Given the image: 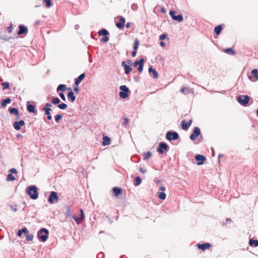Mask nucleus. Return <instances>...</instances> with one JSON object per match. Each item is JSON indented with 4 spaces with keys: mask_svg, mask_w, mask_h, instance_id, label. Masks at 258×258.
<instances>
[{
    "mask_svg": "<svg viewBox=\"0 0 258 258\" xmlns=\"http://www.w3.org/2000/svg\"><path fill=\"white\" fill-rule=\"evenodd\" d=\"M27 194L32 200H36L38 197L37 188L35 185H30L28 187Z\"/></svg>",
    "mask_w": 258,
    "mask_h": 258,
    "instance_id": "f257e3e1",
    "label": "nucleus"
},
{
    "mask_svg": "<svg viewBox=\"0 0 258 258\" xmlns=\"http://www.w3.org/2000/svg\"><path fill=\"white\" fill-rule=\"evenodd\" d=\"M49 234L48 230L44 228H41L37 232V236L39 239L42 241L45 242L47 240Z\"/></svg>",
    "mask_w": 258,
    "mask_h": 258,
    "instance_id": "f03ea898",
    "label": "nucleus"
},
{
    "mask_svg": "<svg viewBox=\"0 0 258 258\" xmlns=\"http://www.w3.org/2000/svg\"><path fill=\"white\" fill-rule=\"evenodd\" d=\"M249 97L246 95H240L237 97V101L240 104L245 106L246 105L249 100Z\"/></svg>",
    "mask_w": 258,
    "mask_h": 258,
    "instance_id": "7ed1b4c3",
    "label": "nucleus"
},
{
    "mask_svg": "<svg viewBox=\"0 0 258 258\" xmlns=\"http://www.w3.org/2000/svg\"><path fill=\"white\" fill-rule=\"evenodd\" d=\"M121 91L119 92V95L121 98L125 99L128 96L127 93L129 91L128 88L125 85H121L119 87Z\"/></svg>",
    "mask_w": 258,
    "mask_h": 258,
    "instance_id": "20e7f679",
    "label": "nucleus"
},
{
    "mask_svg": "<svg viewBox=\"0 0 258 258\" xmlns=\"http://www.w3.org/2000/svg\"><path fill=\"white\" fill-rule=\"evenodd\" d=\"M166 138L169 141L177 140L179 138V135L177 132L168 131L166 134Z\"/></svg>",
    "mask_w": 258,
    "mask_h": 258,
    "instance_id": "39448f33",
    "label": "nucleus"
},
{
    "mask_svg": "<svg viewBox=\"0 0 258 258\" xmlns=\"http://www.w3.org/2000/svg\"><path fill=\"white\" fill-rule=\"evenodd\" d=\"M201 134L200 128L199 127H195L192 133L190 135V139L192 141H195L199 136L201 135Z\"/></svg>",
    "mask_w": 258,
    "mask_h": 258,
    "instance_id": "423d86ee",
    "label": "nucleus"
},
{
    "mask_svg": "<svg viewBox=\"0 0 258 258\" xmlns=\"http://www.w3.org/2000/svg\"><path fill=\"white\" fill-rule=\"evenodd\" d=\"M168 150V145L164 142H161L159 144V148L157 149V151L160 154H163Z\"/></svg>",
    "mask_w": 258,
    "mask_h": 258,
    "instance_id": "0eeeda50",
    "label": "nucleus"
},
{
    "mask_svg": "<svg viewBox=\"0 0 258 258\" xmlns=\"http://www.w3.org/2000/svg\"><path fill=\"white\" fill-rule=\"evenodd\" d=\"M55 200L56 201L58 200V197L57 196V193L55 191H51L48 197V202L50 204H53L54 201Z\"/></svg>",
    "mask_w": 258,
    "mask_h": 258,
    "instance_id": "6e6552de",
    "label": "nucleus"
},
{
    "mask_svg": "<svg viewBox=\"0 0 258 258\" xmlns=\"http://www.w3.org/2000/svg\"><path fill=\"white\" fill-rule=\"evenodd\" d=\"M28 29L27 27L24 25H20L19 26V30L17 32L18 35L21 36L23 34L26 35L28 33Z\"/></svg>",
    "mask_w": 258,
    "mask_h": 258,
    "instance_id": "1a4fd4ad",
    "label": "nucleus"
},
{
    "mask_svg": "<svg viewBox=\"0 0 258 258\" xmlns=\"http://www.w3.org/2000/svg\"><path fill=\"white\" fill-rule=\"evenodd\" d=\"M80 217H77L75 216H73V218L77 222V224L81 223L85 219V215L83 212V210L81 209H80Z\"/></svg>",
    "mask_w": 258,
    "mask_h": 258,
    "instance_id": "9d476101",
    "label": "nucleus"
},
{
    "mask_svg": "<svg viewBox=\"0 0 258 258\" xmlns=\"http://www.w3.org/2000/svg\"><path fill=\"white\" fill-rule=\"evenodd\" d=\"M206 159V157L202 155L198 154L195 156V160L197 161V164L198 165L203 164Z\"/></svg>",
    "mask_w": 258,
    "mask_h": 258,
    "instance_id": "9b49d317",
    "label": "nucleus"
},
{
    "mask_svg": "<svg viewBox=\"0 0 258 258\" xmlns=\"http://www.w3.org/2000/svg\"><path fill=\"white\" fill-rule=\"evenodd\" d=\"M25 124V121L23 120H20L18 121H15L13 123V127L14 128L17 130H20L21 129V126H23Z\"/></svg>",
    "mask_w": 258,
    "mask_h": 258,
    "instance_id": "f8f14e48",
    "label": "nucleus"
},
{
    "mask_svg": "<svg viewBox=\"0 0 258 258\" xmlns=\"http://www.w3.org/2000/svg\"><path fill=\"white\" fill-rule=\"evenodd\" d=\"M125 19L122 16L119 17V22L116 23V26L119 29H122L124 27Z\"/></svg>",
    "mask_w": 258,
    "mask_h": 258,
    "instance_id": "ddd939ff",
    "label": "nucleus"
},
{
    "mask_svg": "<svg viewBox=\"0 0 258 258\" xmlns=\"http://www.w3.org/2000/svg\"><path fill=\"white\" fill-rule=\"evenodd\" d=\"M192 119H190L188 122H186L185 120H183L181 121V126L183 130H186L190 126L192 123Z\"/></svg>",
    "mask_w": 258,
    "mask_h": 258,
    "instance_id": "4468645a",
    "label": "nucleus"
},
{
    "mask_svg": "<svg viewBox=\"0 0 258 258\" xmlns=\"http://www.w3.org/2000/svg\"><path fill=\"white\" fill-rule=\"evenodd\" d=\"M211 246V244L210 243H205L202 244H198L197 247L200 249H202V250H205L206 249L209 248Z\"/></svg>",
    "mask_w": 258,
    "mask_h": 258,
    "instance_id": "2eb2a0df",
    "label": "nucleus"
},
{
    "mask_svg": "<svg viewBox=\"0 0 258 258\" xmlns=\"http://www.w3.org/2000/svg\"><path fill=\"white\" fill-rule=\"evenodd\" d=\"M42 110L45 112V114L47 115V119L51 120L52 119V116L50 114V111L51 110V109L49 107H43Z\"/></svg>",
    "mask_w": 258,
    "mask_h": 258,
    "instance_id": "dca6fc26",
    "label": "nucleus"
},
{
    "mask_svg": "<svg viewBox=\"0 0 258 258\" xmlns=\"http://www.w3.org/2000/svg\"><path fill=\"white\" fill-rule=\"evenodd\" d=\"M85 77V73L81 74L77 78L75 79V84L76 85H79L81 82L84 79Z\"/></svg>",
    "mask_w": 258,
    "mask_h": 258,
    "instance_id": "f3484780",
    "label": "nucleus"
},
{
    "mask_svg": "<svg viewBox=\"0 0 258 258\" xmlns=\"http://www.w3.org/2000/svg\"><path fill=\"white\" fill-rule=\"evenodd\" d=\"M149 73L151 74V73H152L153 74V77L155 79H157L158 78V72L156 71L155 69H153L152 68V67H150L149 68Z\"/></svg>",
    "mask_w": 258,
    "mask_h": 258,
    "instance_id": "a211bd4d",
    "label": "nucleus"
},
{
    "mask_svg": "<svg viewBox=\"0 0 258 258\" xmlns=\"http://www.w3.org/2000/svg\"><path fill=\"white\" fill-rule=\"evenodd\" d=\"M27 110H28V111L30 112H31V113L35 112V106L32 104H29L28 102H27Z\"/></svg>",
    "mask_w": 258,
    "mask_h": 258,
    "instance_id": "6ab92c4d",
    "label": "nucleus"
},
{
    "mask_svg": "<svg viewBox=\"0 0 258 258\" xmlns=\"http://www.w3.org/2000/svg\"><path fill=\"white\" fill-rule=\"evenodd\" d=\"M112 190L115 197H117L121 194V189L119 187H114L113 188Z\"/></svg>",
    "mask_w": 258,
    "mask_h": 258,
    "instance_id": "aec40b11",
    "label": "nucleus"
},
{
    "mask_svg": "<svg viewBox=\"0 0 258 258\" xmlns=\"http://www.w3.org/2000/svg\"><path fill=\"white\" fill-rule=\"evenodd\" d=\"M249 244L251 246L256 247L258 246V240L253 239H250L249 241Z\"/></svg>",
    "mask_w": 258,
    "mask_h": 258,
    "instance_id": "412c9836",
    "label": "nucleus"
},
{
    "mask_svg": "<svg viewBox=\"0 0 258 258\" xmlns=\"http://www.w3.org/2000/svg\"><path fill=\"white\" fill-rule=\"evenodd\" d=\"M99 36H106L109 34L108 31L105 29H102L98 32Z\"/></svg>",
    "mask_w": 258,
    "mask_h": 258,
    "instance_id": "4be33fe9",
    "label": "nucleus"
},
{
    "mask_svg": "<svg viewBox=\"0 0 258 258\" xmlns=\"http://www.w3.org/2000/svg\"><path fill=\"white\" fill-rule=\"evenodd\" d=\"M103 143L102 144L104 145V146H105V145H108L110 144V139L109 137H107V136H104L103 137Z\"/></svg>",
    "mask_w": 258,
    "mask_h": 258,
    "instance_id": "5701e85b",
    "label": "nucleus"
},
{
    "mask_svg": "<svg viewBox=\"0 0 258 258\" xmlns=\"http://www.w3.org/2000/svg\"><path fill=\"white\" fill-rule=\"evenodd\" d=\"M222 29V25H218L215 27L214 28V32L217 34L219 35L220 34Z\"/></svg>",
    "mask_w": 258,
    "mask_h": 258,
    "instance_id": "b1692460",
    "label": "nucleus"
},
{
    "mask_svg": "<svg viewBox=\"0 0 258 258\" xmlns=\"http://www.w3.org/2000/svg\"><path fill=\"white\" fill-rule=\"evenodd\" d=\"M68 96L71 99L72 102H74L76 99V97L74 95V93L72 91H69L68 94Z\"/></svg>",
    "mask_w": 258,
    "mask_h": 258,
    "instance_id": "393cba45",
    "label": "nucleus"
},
{
    "mask_svg": "<svg viewBox=\"0 0 258 258\" xmlns=\"http://www.w3.org/2000/svg\"><path fill=\"white\" fill-rule=\"evenodd\" d=\"M67 89V87H66V85H64V84H60L58 86L57 89H56V91L58 92H59V91H64L66 90Z\"/></svg>",
    "mask_w": 258,
    "mask_h": 258,
    "instance_id": "a878e982",
    "label": "nucleus"
},
{
    "mask_svg": "<svg viewBox=\"0 0 258 258\" xmlns=\"http://www.w3.org/2000/svg\"><path fill=\"white\" fill-rule=\"evenodd\" d=\"M9 112L12 114H15L16 115H19L18 110L16 108H10Z\"/></svg>",
    "mask_w": 258,
    "mask_h": 258,
    "instance_id": "bb28decb",
    "label": "nucleus"
},
{
    "mask_svg": "<svg viewBox=\"0 0 258 258\" xmlns=\"http://www.w3.org/2000/svg\"><path fill=\"white\" fill-rule=\"evenodd\" d=\"M144 61V58H141L140 59L141 64L138 68V70L139 72H142L143 71Z\"/></svg>",
    "mask_w": 258,
    "mask_h": 258,
    "instance_id": "cd10ccee",
    "label": "nucleus"
},
{
    "mask_svg": "<svg viewBox=\"0 0 258 258\" xmlns=\"http://www.w3.org/2000/svg\"><path fill=\"white\" fill-rule=\"evenodd\" d=\"M11 99L10 98H7L6 99L3 100L2 102V106L5 107L7 104L11 103Z\"/></svg>",
    "mask_w": 258,
    "mask_h": 258,
    "instance_id": "c85d7f7f",
    "label": "nucleus"
},
{
    "mask_svg": "<svg viewBox=\"0 0 258 258\" xmlns=\"http://www.w3.org/2000/svg\"><path fill=\"white\" fill-rule=\"evenodd\" d=\"M135 181L134 185L135 186H138L141 183L142 180L139 176H137L135 178Z\"/></svg>",
    "mask_w": 258,
    "mask_h": 258,
    "instance_id": "c756f323",
    "label": "nucleus"
},
{
    "mask_svg": "<svg viewBox=\"0 0 258 258\" xmlns=\"http://www.w3.org/2000/svg\"><path fill=\"white\" fill-rule=\"evenodd\" d=\"M173 19L174 20H176V21H177L180 22L183 20V17H182V16L181 15H178L177 16L175 15V16H174V17H173Z\"/></svg>",
    "mask_w": 258,
    "mask_h": 258,
    "instance_id": "7c9ffc66",
    "label": "nucleus"
},
{
    "mask_svg": "<svg viewBox=\"0 0 258 258\" xmlns=\"http://www.w3.org/2000/svg\"><path fill=\"white\" fill-rule=\"evenodd\" d=\"M139 45V41L138 39L136 38L134 43L133 49L135 50H137Z\"/></svg>",
    "mask_w": 258,
    "mask_h": 258,
    "instance_id": "2f4dec72",
    "label": "nucleus"
},
{
    "mask_svg": "<svg viewBox=\"0 0 258 258\" xmlns=\"http://www.w3.org/2000/svg\"><path fill=\"white\" fill-rule=\"evenodd\" d=\"M152 156L151 152L148 151L146 153H144V160H147L148 158H150Z\"/></svg>",
    "mask_w": 258,
    "mask_h": 258,
    "instance_id": "473e14b6",
    "label": "nucleus"
},
{
    "mask_svg": "<svg viewBox=\"0 0 258 258\" xmlns=\"http://www.w3.org/2000/svg\"><path fill=\"white\" fill-rule=\"evenodd\" d=\"M225 52L227 53H230L231 54H232V55H235L236 54L235 51L233 49H232L231 48H226L225 50Z\"/></svg>",
    "mask_w": 258,
    "mask_h": 258,
    "instance_id": "72a5a7b5",
    "label": "nucleus"
},
{
    "mask_svg": "<svg viewBox=\"0 0 258 258\" xmlns=\"http://www.w3.org/2000/svg\"><path fill=\"white\" fill-rule=\"evenodd\" d=\"M72 213L71 210L69 206L66 207V216L67 217H70L71 216Z\"/></svg>",
    "mask_w": 258,
    "mask_h": 258,
    "instance_id": "f704fd0d",
    "label": "nucleus"
},
{
    "mask_svg": "<svg viewBox=\"0 0 258 258\" xmlns=\"http://www.w3.org/2000/svg\"><path fill=\"white\" fill-rule=\"evenodd\" d=\"M251 74L253 75L254 78H255L256 80H258V71L257 69H253L251 71Z\"/></svg>",
    "mask_w": 258,
    "mask_h": 258,
    "instance_id": "c9c22d12",
    "label": "nucleus"
},
{
    "mask_svg": "<svg viewBox=\"0 0 258 258\" xmlns=\"http://www.w3.org/2000/svg\"><path fill=\"white\" fill-rule=\"evenodd\" d=\"M6 180L8 181H14L15 180V177L12 174L10 173L7 175Z\"/></svg>",
    "mask_w": 258,
    "mask_h": 258,
    "instance_id": "e433bc0d",
    "label": "nucleus"
},
{
    "mask_svg": "<svg viewBox=\"0 0 258 258\" xmlns=\"http://www.w3.org/2000/svg\"><path fill=\"white\" fill-rule=\"evenodd\" d=\"M124 69L126 74H128L132 70V68L128 65L125 66Z\"/></svg>",
    "mask_w": 258,
    "mask_h": 258,
    "instance_id": "4c0bfd02",
    "label": "nucleus"
},
{
    "mask_svg": "<svg viewBox=\"0 0 258 258\" xmlns=\"http://www.w3.org/2000/svg\"><path fill=\"white\" fill-rule=\"evenodd\" d=\"M158 197L161 200H165L166 199V194L164 192H160L158 193Z\"/></svg>",
    "mask_w": 258,
    "mask_h": 258,
    "instance_id": "58836bf2",
    "label": "nucleus"
},
{
    "mask_svg": "<svg viewBox=\"0 0 258 258\" xmlns=\"http://www.w3.org/2000/svg\"><path fill=\"white\" fill-rule=\"evenodd\" d=\"M57 107L60 109L64 110L67 107V105L66 103H62L59 104Z\"/></svg>",
    "mask_w": 258,
    "mask_h": 258,
    "instance_id": "ea45409f",
    "label": "nucleus"
},
{
    "mask_svg": "<svg viewBox=\"0 0 258 258\" xmlns=\"http://www.w3.org/2000/svg\"><path fill=\"white\" fill-rule=\"evenodd\" d=\"M60 101V99L58 97H54L52 100V103L53 104H59Z\"/></svg>",
    "mask_w": 258,
    "mask_h": 258,
    "instance_id": "a19ab883",
    "label": "nucleus"
},
{
    "mask_svg": "<svg viewBox=\"0 0 258 258\" xmlns=\"http://www.w3.org/2000/svg\"><path fill=\"white\" fill-rule=\"evenodd\" d=\"M43 2L45 4L47 8H50L52 5L51 0H44Z\"/></svg>",
    "mask_w": 258,
    "mask_h": 258,
    "instance_id": "79ce46f5",
    "label": "nucleus"
},
{
    "mask_svg": "<svg viewBox=\"0 0 258 258\" xmlns=\"http://www.w3.org/2000/svg\"><path fill=\"white\" fill-rule=\"evenodd\" d=\"M1 85L3 86V89H8L10 86L8 82H3L1 84Z\"/></svg>",
    "mask_w": 258,
    "mask_h": 258,
    "instance_id": "37998d69",
    "label": "nucleus"
},
{
    "mask_svg": "<svg viewBox=\"0 0 258 258\" xmlns=\"http://www.w3.org/2000/svg\"><path fill=\"white\" fill-rule=\"evenodd\" d=\"M62 116L61 114H57L55 116V120L56 122H59V120L62 118Z\"/></svg>",
    "mask_w": 258,
    "mask_h": 258,
    "instance_id": "c03bdc74",
    "label": "nucleus"
},
{
    "mask_svg": "<svg viewBox=\"0 0 258 258\" xmlns=\"http://www.w3.org/2000/svg\"><path fill=\"white\" fill-rule=\"evenodd\" d=\"M26 236V240L28 241H31L33 238V235L32 234H28Z\"/></svg>",
    "mask_w": 258,
    "mask_h": 258,
    "instance_id": "a18cd8bd",
    "label": "nucleus"
},
{
    "mask_svg": "<svg viewBox=\"0 0 258 258\" xmlns=\"http://www.w3.org/2000/svg\"><path fill=\"white\" fill-rule=\"evenodd\" d=\"M140 64H141V61H140V59L139 60H136L134 62L133 66L134 67H137L138 65L139 66Z\"/></svg>",
    "mask_w": 258,
    "mask_h": 258,
    "instance_id": "49530a36",
    "label": "nucleus"
},
{
    "mask_svg": "<svg viewBox=\"0 0 258 258\" xmlns=\"http://www.w3.org/2000/svg\"><path fill=\"white\" fill-rule=\"evenodd\" d=\"M22 233H24L26 235L29 233V231L26 227H24L21 229Z\"/></svg>",
    "mask_w": 258,
    "mask_h": 258,
    "instance_id": "de8ad7c7",
    "label": "nucleus"
},
{
    "mask_svg": "<svg viewBox=\"0 0 258 258\" xmlns=\"http://www.w3.org/2000/svg\"><path fill=\"white\" fill-rule=\"evenodd\" d=\"M129 122V119L127 117L124 118V121L122 124V126L125 125Z\"/></svg>",
    "mask_w": 258,
    "mask_h": 258,
    "instance_id": "09e8293b",
    "label": "nucleus"
},
{
    "mask_svg": "<svg viewBox=\"0 0 258 258\" xmlns=\"http://www.w3.org/2000/svg\"><path fill=\"white\" fill-rule=\"evenodd\" d=\"M96 258H104V254L103 252H99L97 254Z\"/></svg>",
    "mask_w": 258,
    "mask_h": 258,
    "instance_id": "8fccbe9b",
    "label": "nucleus"
},
{
    "mask_svg": "<svg viewBox=\"0 0 258 258\" xmlns=\"http://www.w3.org/2000/svg\"><path fill=\"white\" fill-rule=\"evenodd\" d=\"M109 38L107 37V35L105 36L101 39V41L103 42H106L108 41Z\"/></svg>",
    "mask_w": 258,
    "mask_h": 258,
    "instance_id": "3c124183",
    "label": "nucleus"
},
{
    "mask_svg": "<svg viewBox=\"0 0 258 258\" xmlns=\"http://www.w3.org/2000/svg\"><path fill=\"white\" fill-rule=\"evenodd\" d=\"M13 27L12 25L11 24L9 27L7 28V31L9 33H11L13 31Z\"/></svg>",
    "mask_w": 258,
    "mask_h": 258,
    "instance_id": "603ef678",
    "label": "nucleus"
},
{
    "mask_svg": "<svg viewBox=\"0 0 258 258\" xmlns=\"http://www.w3.org/2000/svg\"><path fill=\"white\" fill-rule=\"evenodd\" d=\"M59 95L62 100H63L64 101H65L66 100L65 96L63 93L61 92V93H59Z\"/></svg>",
    "mask_w": 258,
    "mask_h": 258,
    "instance_id": "864d4df0",
    "label": "nucleus"
},
{
    "mask_svg": "<svg viewBox=\"0 0 258 258\" xmlns=\"http://www.w3.org/2000/svg\"><path fill=\"white\" fill-rule=\"evenodd\" d=\"M9 172L12 173H17V171L15 168H11L10 169Z\"/></svg>",
    "mask_w": 258,
    "mask_h": 258,
    "instance_id": "5fc2aeb1",
    "label": "nucleus"
},
{
    "mask_svg": "<svg viewBox=\"0 0 258 258\" xmlns=\"http://www.w3.org/2000/svg\"><path fill=\"white\" fill-rule=\"evenodd\" d=\"M166 36L167 35L165 34H162L160 36V39L162 40H164L166 38Z\"/></svg>",
    "mask_w": 258,
    "mask_h": 258,
    "instance_id": "6e6d98bb",
    "label": "nucleus"
},
{
    "mask_svg": "<svg viewBox=\"0 0 258 258\" xmlns=\"http://www.w3.org/2000/svg\"><path fill=\"white\" fill-rule=\"evenodd\" d=\"M186 89H187V87H183L182 88H181L180 89L181 93H182L183 94H185V91L186 90Z\"/></svg>",
    "mask_w": 258,
    "mask_h": 258,
    "instance_id": "4d7b16f0",
    "label": "nucleus"
},
{
    "mask_svg": "<svg viewBox=\"0 0 258 258\" xmlns=\"http://www.w3.org/2000/svg\"><path fill=\"white\" fill-rule=\"evenodd\" d=\"M169 15L170 16L172 17V18L173 19V17H174V16H175V12L173 10H171L169 12Z\"/></svg>",
    "mask_w": 258,
    "mask_h": 258,
    "instance_id": "13d9d810",
    "label": "nucleus"
},
{
    "mask_svg": "<svg viewBox=\"0 0 258 258\" xmlns=\"http://www.w3.org/2000/svg\"><path fill=\"white\" fill-rule=\"evenodd\" d=\"M137 51V50H133V51L132 53V55L133 57H135L136 56Z\"/></svg>",
    "mask_w": 258,
    "mask_h": 258,
    "instance_id": "bf43d9fd",
    "label": "nucleus"
},
{
    "mask_svg": "<svg viewBox=\"0 0 258 258\" xmlns=\"http://www.w3.org/2000/svg\"><path fill=\"white\" fill-rule=\"evenodd\" d=\"M137 7V6L136 4H133L132 5V9H133V10H136Z\"/></svg>",
    "mask_w": 258,
    "mask_h": 258,
    "instance_id": "052dcab7",
    "label": "nucleus"
},
{
    "mask_svg": "<svg viewBox=\"0 0 258 258\" xmlns=\"http://www.w3.org/2000/svg\"><path fill=\"white\" fill-rule=\"evenodd\" d=\"M51 106H52L51 104H50V103H47L45 104L44 107H49V108H50V107H51Z\"/></svg>",
    "mask_w": 258,
    "mask_h": 258,
    "instance_id": "680f3d73",
    "label": "nucleus"
},
{
    "mask_svg": "<svg viewBox=\"0 0 258 258\" xmlns=\"http://www.w3.org/2000/svg\"><path fill=\"white\" fill-rule=\"evenodd\" d=\"M140 171L142 173H145L146 172V170H144L142 168H140Z\"/></svg>",
    "mask_w": 258,
    "mask_h": 258,
    "instance_id": "e2e57ef3",
    "label": "nucleus"
},
{
    "mask_svg": "<svg viewBox=\"0 0 258 258\" xmlns=\"http://www.w3.org/2000/svg\"><path fill=\"white\" fill-rule=\"evenodd\" d=\"M22 232L21 231V230H19L18 232V236L19 237H20L21 235H22Z\"/></svg>",
    "mask_w": 258,
    "mask_h": 258,
    "instance_id": "0e129e2a",
    "label": "nucleus"
},
{
    "mask_svg": "<svg viewBox=\"0 0 258 258\" xmlns=\"http://www.w3.org/2000/svg\"><path fill=\"white\" fill-rule=\"evenodd\" d=\"M159 190H160L161 191H164V190H165V187L163 186H161L160 187Z\"/></svg>",
    "mask_w": 258,
    "mask_h": 258,
    "instance_id": "69168bd1",
    "label": "nucleus"
},
{
    "mask_svg": "<svg viewBox=\"0 0 258 258\" xmlns=\"http://www.w3.org/2000/svg\"><path fill=\"white\" fill-rule=\"evenodd\" d=\"M160 46H162V47H164L165 46V42H164L163 41H161L160 43Z\"/></svg>",
    "mask_w": 258,
    "mask_h": 258,
    "instance_id": "338daca9",
    "label": "nucleus"
},
{
    "mask_svg": "<svg viewBox=\"0 0 258 258\" xmlns=\"http://www.w3.org/2000/svg\"><path fill=\"white\" fill-rule=\"evenodd\" d=\"M130 26H131V23L130 22H127L126 24V27L127 28H129L130 27Z\"/></svg>",
    "mask_w": 258,
    "mask_h": 258,
    "instance_id": "774afa93",
    "label": "nucleus"
}]
</instances>
